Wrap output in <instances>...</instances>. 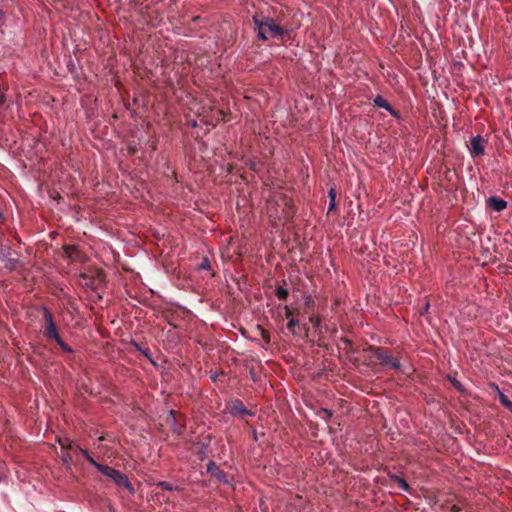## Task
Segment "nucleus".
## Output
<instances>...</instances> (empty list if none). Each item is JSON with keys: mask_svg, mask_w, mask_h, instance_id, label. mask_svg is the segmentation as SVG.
Returning <instances> with one entry per match:
<instances>
[{"mask_svg": "<svg viewBox=\"0 0 512 512\" xmlns=\"http://www.w3.org/2000/svg\"><path fill=\"white\" fill-rule=\"evenodd\" d=\"M81 454L87 459V461L92 464L101 474L105 475L109 479H111L117 486L123 487L128 490L130 494H134L135 490L130 483L128 477L122 473L121 471L98 463L87 450H81Z\"/></svg>", "mask_w": 512, "mask_h": 512, "instance_id": "nucleus-1", "label": "nucleus"}, {"mask_svg": "<svg viewBox=\"0 0 512 512\" xmlns=\"http://www.w3.org/2000/svg\"><path fill=\"white\" fill-rule=\"evenodd\" d=\"M253 22L258 28L257 37L262 41H266L269 36L284 40L289 35L288 31L278 25L271 17L260 19L253 16Z\"/></svg>", "mask_w": 512, "mask_h": 512, "instance_id": "nucleus-2", "label": "nucleus"}, {"mask_svg": "<svg viewBox=\"0 0 512 512\" xmlns=\"http://www.w3.org/2000/svg\"><path fill=\"white\" fill-rule=\"evenodd\" d=\"M41 310L43 311V318L45 321V326H44L45 337L47 339L54 340L63 351H65L67 353H73L74 350L69 345H67L59 336L56 324L53 320V315L50 312V310L45 306H42Z\"/></svg>", "mask_w": 512, "mask_h": 512, "instance_id": "nucleus-3", "label": "nucleus"}, {"mask_svg": "<svg viewBox=\"0 0 512 512\" xmlns=\"http://www.w3.org/2000/svg\"><path fill=\"white\" fill-rule=\"evenodd\" d=\"M369 351L377 358L381 366L393 370L401 369L399 359L394 357L388 349L380 346H371L369 347Z\"/></svg>", "mask_w": 512, "mask_h": 512, "instance_id": "nucleus-4", "label": "nucleus"}, {"mask_svg": "<svg viewBox=\"0 0 512 512\" xmlns=\"http://www.w3.org/2000/svg\"><path fill=\"white\" fill-rule=\"evenodd\" d=\"M486 140L481 135L473 136L470 140V153L473 157L482 156L485 152Z\"/></svg>", "mask_w": 512, "mask_h": 512, "instance_id": "nucleus-5", "label": "nucleus"}, {"mask_svg": "<svg viewBox=\"0 0 512 512\" xmlns=\"http://www.w3.org/2000/svg\"><path fill=\"white\" fill-rule=\"evenodd\" d=\"M207 472L214 476L219 482L223 484H230L227 474L221 470L214 461L208 462Z\"/></svg>", "mask_w": 512, "mask_h": 512, "instance_id": "nucleus-6", "label": "nucleus"}, {"mask_svg": "<svg viewBox=\"0 0 512 512\" xmlns=\"http://www.w3.org/2000/svg\"><path fill=\"white\" fill-rule=\"evenodd\" d=\"M373 103L375 106H377L378 108H382L384 110H386L391 116L395 117V118H400V114L397 110H395L391 105L390 103L384 98L382 97L381 95H377L374 99H373Z\"/></svg>", "mask_w": 512, "mask_h": 512, "instance_id": "nucleus-7", "label": "nucleus"}, {"mask_svg": "<svg viewBox=\"0 0 512 512\" xmlns=\"http://www.w3.org/2000/svg\"><path fill=\"white\" fill-rule=\"evenodd\" d=\"M487 203L496 212H501L507 207V202L498 196H490L487 199Z\"/></svg>", "mask_w": 512, "mask_h": 512, "instance_id": "nucleus-8", "label": "nucleus"}, {"mask_svg": "<svg viewBox=\"0 0 512 512\" xmlns=\"http://www.w3.org/2000/svg\"><path fill=\"white\" fill-rule=\"evenodd\" d=\"M491 386L495 389V391H497L498 393V399L500 401V403L506 408L508 409L509 411L512 412V401L508 398L507 395H505L501 390L500 388L498 387L497 384L495 383H492Z\"/></svg>", "mask_w": 512, "mask_h": 512, "instance_id": "nucleus-9", "label": "nucleus"}, {"mask_svg": "<svg viewBox=\"0 0 512 512\" xmlns=\"http://www.w3.org/2000/svg\"><path fill=\"white\" fill-rule=\"evenodd\" d=\"M59 444L63 450L78 451L83 450L79 445L73 443L69 438L59 439Z\"/></svg>", "mask_w": 512, "mask_h": 512, "instance_id": "nucleus-10", "label": "nucleus"}, {"mask_svg": "<svg viewBox=\"0 0 512 512\" xmlns=\"http://www.w3.org/2000/svg\"><path fill=\"white\" fill-rule=\"evenodd\" d=\"M2 260L4 262V267L7 268L8 270H14L19 263V260L17 258L12 257L11 253L9 252L3 254Z\"/></svg>", "mask_w": 512, "mask_h": 512, "instance_id": "nucleus-11", "label": "nucleus"}, {"mask_svg": "<svg viewBox=\"0 0 512 512\" xmlns=\"http://www.w3.org/2000/svg\"><path fill=\"white\" fill-rule=\"evenodd\" d=\"M231 411L234 413H238V414H245V415H249V416L253 415V413L251 411L246 409V407L240 400H235L233 402Z\"/></svg>", "mask_w": 512, "mask_h": 512, "instance_id": "nucleus-12", "label": "nucleus"}, {"mask_svg": "<svg viewBox=\"0 0 512 512\" xmlns=\"http://www.w3.org/2000/svg\"><path fill=\"white\" fill-rule=\"evenodd\" d=\"M80 279H81L80 284L83 287L90 288L91 290L97 289L96 281L94 279L88 277L86 274H81Z\"/></svg>", "mask_w": 512, "mask_h": 512, "instance_id": "nucleus-13", "label": "nucleus"}, {"mask_svg": "<svg viewBox=\"0 0 512 512\" xmlns=\"http://www.w3.org/2000/svg\"><path fill=\"white\" fill-rule=\"evenodd\" d=\"M64 251L69 259L73 261L79 260V251L76 246H65Z\"/></svg>", "mask_w": 512, "mask_h": 512, "instance_id": "nucleus-14", "label": "nucleus"}, {"mask_svg": "<svg viewBox=\"0 0 512 512\" xmlns=\"http://www.w3.org/2000/svg\"><path fill=\"white\" fill-rule=\"evenodd\" d=\"M390 478L401 488L403 491H409L410 486L406 480L399 475H391Z\"/></svg>", "mask_w": 512, "mask_h": 512, "instance_id": "nucleus-15", "label": "nucleus"}, {"mask_svg": "<svg viewBox=\"0 0 512 512\" xmlns=\"http://www.w3.org/2000/svg\"><path fill=\"white\" fill-rule=\"evenodd\" d=\"M447 379L458 392H460V393L465 392V388H464L463 384L460 381H458L455 376H452L449 374V375H447Z\"/></svg>", "mask_w": 512, "mask_h": 512, "instance_id": "nucleus-16", "label": "nucleus"}, {"mask_svg": "<svg viewBox=\"0 0 512 512\" xmlns=\"http://www.w3.org/2000/svg\"><path fill=\"white\" fill-rule=\"evenodd\" d=\"M131 345L135 347L137 351H139L142 355H144L147 359L151 361V352L149 348L142 347L138 342L131 341Z\"/></svg>", "mask_w": 512, "mask_h": 512, "instance_id": "nucleus-17", "label": "nucleus"}, {"mask_svg": "<svg viewBox=\"0 0 512 512\" xmlns=\"http://www.w3.org/2000/svg\"><path fill=\"white\" fill-rule=\"evenodd\" d=\"M288 294H289L288 290L282 286L277 287L275 290V295L277 296V298L279 300L285 301L288 297Z\"/></svg>", "mask_w": 512, "mask_h": 512, "instance_id": "nucleus-18", "label": "nucleus"}, {"mask_svg": "<svg viewBox=\"0 0 512 512\" xmlns=\"http://www.w3.org/2000/svg\"><path fill=\"white\" fill-rule=\"evenodd\" d=\"M156 485L166 491L180 490V488L178 486H173L171 483L166 482V481H160Z\"/></svg>", "mask_w": 512, "mask_h": 512, "instance_id": "nucleus-19", "label": "nucleus"}, {"mask_svg": "<svg viewBox=\"0 0 512 512\" xmlns=\"http://www.w3.org/2000/svg\"><path fill=\"white\" fill-rule=\"evenodd\" d=\"M299 325V321L293 317H291L287 323V329L295 334L294 328Z\"/></svg>", "mask_w": 512, "mask_h": 512, "instance_id": "nucleus-20", "label": "nucleus"}, {"mask_svg": "<svg viewBox=\"0 0 512 512\" xmlns=\"http://www.w3.org/2000/svg\"><path fill=\"white\" fill-rule=\"evenodd\" d=\"M62 461L66 464L67 468H71L72 456L69 452L62 453Z\"/></svg>", "mask_w": 512, "mask_h": 512, "instance_id": "nucleus-21", "label": "nucleus"}, {"mask_svg": "<svg viewBox=\"0 0 512 512\" xmlns=\"http://www.w3.org/2000/svg\"><path fill=\"white\" fill-rule=\"evenodd\" d=\"M211 268L210 261L207 257L203 258L198 265V270H209Z\"/></svg>", "mask_w": 512, "mask_h": 512, "instance_id": "nucleus-22", "label": "nucleus"}, {"mask_svg": "<svg viewBox=\"0 0 512 512\" xmlns=\"http://www.w3.org/2000/svg\"><path fill=\"white\" fill-rule=\"evenodd\" d=\"M260 333H261V337L264 340L265 344H269L270 340H271L269 332L266 331L265 329L260 328Z\"/></svg>", "mask_w": 512, "mask_h": 512, "instance_id": "nucleus-23", "label": "nucleus"}, {"mask_svg": "<svg viewBox=\"0 0 512 512\" xmlns=\"http://www.w3.org/2000/svg\"><path fill=\"white\" fill-rule=\"evenodd\" d=\"M320 413L323 414V418L325 420H328V419H330L332 417V411L331 410L321 409Z\"/></svg>", "mask_w": 512, "mask_h": 512, "instance_id": "nucleus-24", "label": "nucleus"}, {"mask_svg": "<svg viewBox=\"0 0 512 512\" xmlns=\"http://www.w3.org/2000/svg\"><path fill=\"white\" fill-rule=\"evenodd\" d=\"M304 302H305V305H306L307 307H312V306H314V300H313V298H312L310 295H308V296H306V297L304 298Z\"/></svg>", "mask_w": 512, "mask_h": 512, "instance_id": "nucleus-25", "label": "nucleus"}, {"mask_svg": "<svg viewBox=\"0 0 512 512\" xmlns=\"http://www.w3.org/2000/svg\"><path fill=\"white\" fill-rule=\"evenodd\" d=\"M328 197H329L330 200L331 199H333V200L336 199V190H335V188H330L328 190Z\"/></svg>", "mask_w": 512, "mask_h": 512, "instance_id": "nucleus-26", "label": "nucleus"}, {"mask_svg": "<svg viewBox=\"0 0 512 512\" xmlns=\"http://www.w3.org/2000/svg\"><path fill=\"white\" fill-rule=\"evenodd\" d=\"M335 206H336L335 200L331 199L329 201L328 212H331L335 208Z\"/></svg>", "mask_w": 512, "mask_h": 512, "instance_id": "nucleus-27", "label": "nucleus"}, {"mask_svg": "<svg viewBox=\"0 0 512 512\" xmlns=\"http://www.w3.org/2000/svg\"><path fill=\"white\" fill-rule=\"evenodd\" d=\"M189 125L192 126V127H196L197 126V121L196 120H191L189 122Z\"/></svg>", "mask_w": 512, "mask_h": 512, "instance_id": "nucleus-28", "label": "nucleus"}, {"mask_svg": "<svg viewBox=\"0 0 512 512\" xmlns=\"http://www.w3.org/2000/svg\"><path fill=\"white\" fill-rule=\"evenodd\" d=\"M285 309H286V316L289 317L292 313L288 307H286Z\"/></svg>", "mask_w": 512, "mask_h": 512, "instance_id": "nucleus-29", "label": "nucleus"}, {"mask_svg": "<svg viewBox=\"0 0 512 512\" xmlns=\"http://www.w3.org/2000/svg\"><path fill=\"white\" fill-rule=\"evenodd\" d=\"M429 308V303L426 304V306H424V309L427 310Z\"/></svg>", "mask_w": 512, "mask_h": 512, "instance_id": "nucleus-30", "label": "nucleus"}, {"mask_svg": "<svg viewBox=\"0 0 512 512\" xmlns=\"http://www.w3.org/2000/svg\"><path fill=\"white\" fill-rule=\"evenodd\" d=\"M1 218H3V214H2V212L0 211V219H1Z\"/></svg>", "mask_w": 512, "mask_h": 512, "instance_id": "nucleus-31", "label": "nucleus"}]
</instances>
